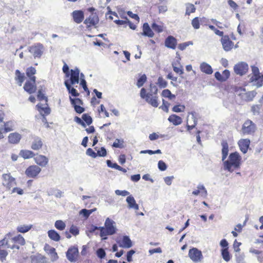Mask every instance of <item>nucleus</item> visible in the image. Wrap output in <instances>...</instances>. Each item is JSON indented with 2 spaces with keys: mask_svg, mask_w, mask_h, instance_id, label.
I'll list each match as a JSON object with an SVG mask.
<instances>
[{
  "mask_svg": "<svg viewBox=\"0 0 263 263\" xmlns=\"http://www.w3.org/2000/svg\"><path fill=\"white\" fill-rule=\"evenodd\" d=\"M114 221L107 218L105 222V227H100V235L103 239L107 238L106 236L116 233V228L114 226Z\"/></svg>",
  "mask_w": 263,
  "mask_h": 263,
  "instance_id": "nucleus-6",
  "label": "nucleus"
},
{
  "mask_svg": "<svg viewBox=\"0 0 263 263\" xmlns=\"http://www.w3.org/2000/svg\"><path fill=\"white\" fill-rule=\"evenodd\" d=\"M32 227V225H21L16 228L17 232L25 233L28 232Z\"/></svg>",
  "mask_w": 263,
  "mask_h": 263,
  "instance_id": "nucleus-39",
  "label": "nucleus"
},
{
  "mask_svg": "<svg viewBox=\"0 0 263 263\" xmlns=\"http://www.w3.org/2000/svg\"><path fill=\"white\" fill-rule=\"evenodd\" d=\"M209 20L205 17H195L191 21V24L194 29L200 28V25L202 26L208 25Z\"/></svg>",
  "mask_w": 263,
  "mask_h": 263,
  "instance_id": "nucleus-14",
  "label": "nucleus"
},
{
  "mask_svg": "<svg viewBox=\"0 0 263 263\" xmlns=\"http://www.w3.org/2000/svg\"><path fill=\"white\" fill-rule=\"evenodd\" d=\"M87 11L90 13L89 16L84 20V24L86 25L87 29H90L91 28H97V25L99 22V17L98 15L95 11L96 9L93 7H89L87 9Z\"/></svg>",
  "mask_w": 263,
  "mask_h": 263,
  "instance_id": "nucleus-5",
  "label": "nucleus"
},
{
  "mask_svg": "<svg viewBox=\"0 0 263 263\" xmlns=\"http://www.w3.org/2000/svg\"><path fill=\"white\" fill-rule=\"evenodd\" d=\"M78 254V249L74 247H70L66 252V256L68 259L70 261L75 260Z\"/></svg>",
  "mask_w": 263,
  "mask_h": 263,
  "instance_id": "nucleus-20",
  "label": "nucleus"
},
{
  "mask_svg": "<svg viewBox=\"0 0 263 263\" xmlns=\"http://www.w3.org/2000/svg\"><path fill=\"white\" fill-rule=\"evenodd\" d=\"M41 170L40 166L36 165H31L26 168L25 173L29 178H36Z\"/></svg>",
  "mask_w": 263,
  "mask_h": 263,
  "instance_id": "nucleus-12",
  "label": "nucleus"
},
{
  "mask_svg": "<svg viewBox=\"0 0 263 263\" xmlns=\"http://www.w3.org/2000/svg\"><path fill=\"white\" fill-rule=\"evenodd\" d=\"M172 66L174 71L179 75L183 74V68L180 63V58H178L175 61L172 63Z\"/></svg>",
  "mask_w": 263,
  "mask_h": 263,
  "instance_id": "nucleus-21",
  "label": "nucleus"
},
{
  "mask_svg": "<svg viewBox=\"0 0 263 263\" xmlns=\"http://www.w3.org/2000/svg\"><path fill=\"white\" fill-rule=\"evenodd\" d=\"M261 105H254L252 106L251 110L254 115L258 114L261 108Z\"/></svg>",
  "mask_w": 263,
  "mask_h": 263,
  "instance_id": "nucleus-61",
  "label": "nucleus"
},
{
  "mask_svg": "<svg viewBox=\"0 0 263 263\" xmlns=\"http://www.w3.org/2000/svg\"><path fill=\"white\" fill-rule=\"evenodd\" d=\"M69 232L73 235L77 236L79 234V230L77 226L72 225L70 228Z\"/></svg>",
  "mask_w": 263,
  "mask_h": 263,
  "instance_id": "nucleus-55",
  "label": "nucleus"
},
{
  "mask_svg": "<svg viewBox=\"0 0 263 263\" xmlns=\"http://www.w3.org/2000/svg\"><path fill=\"white\" fill-rule=\"evenodd\" d=\"M256 129V126L250 120H246L242 126V132L244 135H250L254 133Z\"/></svg>",
  "mask_w": 263,
  "mask_h": 263,
  "instance_id": "nucleus-13",
  "label": "nucleus"
},
{
  "mask_svg": "<svg viewBox=\"0 0 263 263\" xmlns=\"http://www.w3.org/2000/svg\"><path fill=\"white\" fill-rule=\"evenodd\" d=\"M22 139V135L18 133H11L8 137V142L13 144H18Z\"/></svg>",
  "mask_w": 263,
  "mask_h": 263,
  "instance_id": "nucleus-25",
  "label": "nucleus"
},
{
  "mask_svg": "<svg viewBox=\"0 0 263 263\" xmlns=\"http://www.w3.org/2000/svg\"><path fill=\"white\" fill-rule=\"evenodd\" d=\"M257 92L255 91H248L244 94L243 98L247 101H251L253 100Z\"/></svg>",
  "mask_w": 263,
  "mask_h": 263,
  "instance_id": "nucleus-40",
  "label": "nucleus"
},
{
  "mask_svg": "<svg viewBox=\"0 0 263 263\" xmlns=\"http://www.w3.org/2000/svg\"><path fill=\"white\" fill-rule=\"evenodd\" d=\"M185 107L184 105L178 104V105H175L173 107L172 110H173V111L175 112H180L184 111L185 110Z\"/></svg>",
  "mask_w": 263,
  "mask_h": 263,
  "instance_id": "nucleus-53",
  "label": "nucleus"
},
{
  "mask_svg": "<svg viewBox=\"0 0 263 263\" xmlns=\"http://www.w3.org/2000/svg\"><path fill=\"white\" fill-rule=\"evenodd\" d=\"M189 256L194 262H200L203 258L202 252L196 248H193L189 250Z\"/></svg>",
  "mask_w": 263,
  "mask_h": 263,
  "instance_id": "nucleus-11",
  "label": "nucleus"
},
{
  "mask_svg": "<svg viewBox=\"0 0 263 263\" xmlns=\"http://www.w3.org/2000/svg\"><path fill=\"white\" fill-rule=\"evenodd\" d=\"M207 26H208V27L212 30H213L214 33L219 36H223V32L222 31H220L218 29H217L213 25H209V23H208V25H206Z\"/></svg>",
  "mask_w": 263,
  "mask_h": 263,
  "instance_id": "nucleus-52",
  "label": "nucleus"
},
{
  "mask_svg": "<svg viewBox=\"0 0 263 263\" xmlns=\"http://www.w3.org/2000/svg\"><path fill=\"white\" fill-rule=\"evenodd\" d=\"M120 247L124 248H129L132 246V242L127 236H124L121 239L118 241Z\"/></svg>",
  "mask_w": 263,
  "mask_h": 263,
  "instance_id": "nucleus-27",
  "label": "nucleus"
},
{
  "mask_svg": "<svg viewBox=\"0 0 263 263\" xmlns=\"http://www.w3.org/2000/svg\"><path fill=\"white\" fill-rule=\"evenodd\" d=\"M221 255L226 261L228 262L230 260L231 256L229 252L228 248H224L221 250Z\"/></svg>",
  "mask_w": 263,
  "mask_h": 263,
  "instance_id": "nucleus-43",
  "label": "nucleus"
},
{
  "mask_svg": "<svg viewBox=\"0 0 263 263\" xmlns=\"http://www.w3.org/2000/svg\"><path fill=\"white\" fill-rule=\"evenodd\" d=\"M185 15H190L191 13H194L196 11V8L194 5L190 3L186 4Z\"/></svg>",
  "mask_w": 263,
  "mask_h": 263,
  "instance_id": "nucleus-44",
  "label": "nucleus"
},
{
  "mask_svg": "<svg viewBox=\"0 0 263 263\" xmlns=\"http://www.w3.org/2000/svg\"><path fill=\"white\" fill-rule=\"evenodd\" d=\"M36 73V69L32 66L27 68L26 70V75L28 79L25 83L23 88L29 94L34 93L36 91V77L35 76Z\"/></svg>",
  "mask_w": 263,
  "mask_h": 263,
  "instance_id": "nucleus-4",
  "label": "nucleus"
},
{
  "mask_svg": "<svg viewBox=\"0 0 263 263\" xmlns=\"http://www.w3.org/2000/svg\"><path fill=\"white\" fill-rule=\"evenodd\" d=\"M33 158L34 162L39 166L45 167L47 165L49 161L48 158L47 157L41 154H35Z\"/></svg>",
  "mask_w": 263,
  "mask_h": 263,
  "instance_id": "nucleus-18",
  "label": "nucleus"
},
{
  "mask_svg": "<svg viewBox=\"0 0 263 263\" xmlns=\"http://www.w3.org/2000/svg\"><path fill=\"white\" fill-rule=\"evenodd\" d=\"M82 118L88 125H90L92 122V119L91 117L87 114H83L82 115Z\"/></svg>",
  "mask_w": 263,
  "mask_h": 263,
  "instance_id": "nucleus-54",
  "label": "nucleus"
},
{
  "mask_svg": "<svg viewBox=\"0 0 263 263\" xmlns=\"http://www.w3.org/2000/svg\"><path fill=\"white\" fill-rule=\"evenodd\" d=\"M214 75L215 78L218 81L220 82H224L230 77V72L229 70L226 69L223 71L222 74H221L219 71H216Z\"/></svg>",
  "mask_w": 263,
  "mask_h": 263,
  "instance_id": "nucleus-23",
  "label": "nucleus"
},
{
  "mask_svg": "<svg viewBox=\"0 0 263 263\" xmlns=\"http://www.w3.org/2000/svg\"><path fill=\"white\" fill-rule=\"evenodd\" d=\"M69 77H70L69 82L70 84L74 85L79 83L80 79V70L78 68L71 69Z\"/></svg>",
  "mask_w": 263,
  "mask_h": 263,
  "instance_id": "nucleus-17",
  "label": "nucleus"
},
{
  "mask_svg": "<svg viewBox=\"0 0 263 263\" xmlns=\"http://www.w3.org/2000/svg\"><path fill=\"white\" fill-rule=\"evenodd\" d=\"M38 111L43 116H47L50 113V109L48 106L43 107V105L39 104L36 105Z\"/></svg>",
  "mask_w": 263,
  "mask_h": 263,
  "instance_id": "nucleus-36",
  "label": "nucleus"
},
{
  "mask_svg": "<svg viewBox=\"0 0 263 263\" xmlns=\"http://www.w3.org/2000/svg\"><path fill=\"white\" fill-rule=\"evenodd\" d=\"M97 156H99L100 157H104V156H106L107 152H106V149L104 147H102L100 148V149H99L97 151Z\"/></svg>",
  "mask_w": 263,
  "mask_h": 263,
  "instance_id": "nucleus-63",
  "label": "nucleus"
},
{
  "mask_svg": "<svg viewBox=\"0 0 263 263\" xmlns=\"http://www.w3.org/2000/svg\"><path fill=\"white\" fill-rule=\"evenodd\" d=\"M48 235L50 239L55 241H59L61 237L59 234L54 230H50L48 231Z\"/></svg>",
  "mask_w": 263,
  "mask_h": 263,
  "instance_id": "nucleus-38",
  "label": "nucleus"
},
{
  "mask_svg": "<svg viewBox=\"0 0 263 263\" xmlns=\"http://www.w3.org/2000/svg\"><path fill=\"white\" fill-rule=\"evenodd\" d=\"M28 50L33 54L34 58H40L44 52V48L42 44L36 43L30 46Z\"/></svg>",
  "mask_w": 263,
  "mask_h": 263,
  "instance_id": "nucleus-10",
  "label": "nucleus"
},
{
  "mask_svg": "<svg viewBox=\"0 0 263 263\" xmlns=\"http://www.w3.org/2000/svg\"><path fill=\"white\" fill-rule=\"evenodd\" d=\"M153 29L156 32L160 33L163 31L162 26L159 25L156 23H153L152 26Z\"/></svg>",
  "mask_w": 263,
  "mask_h": 263,
  "instance_id": "nucleus-59",
  "label": "nucleus"
},
{
  "mask_svg": "<svg viewBox=\"0 0 263 263\" xmlns=\"http://www.w3.org/2000/svg\"><path fill=\"white\" fill-rule=\"evenodd\" d=\"M147 80V77L145 74H142L138 79L137 82V86L140 88L142 87Z\"/></svg>",
  "mask_w": 263,
  "mask_h": 263,
  "instance_id": "nucleus-49",
  "label": "nucleus"
},
{
  "mask_svg": "<svg viewBox=\"0 0 263 263\" xmlns=\"http://www.w3.org/2000/svg\"><path fill=\"white\" fill-rule=\"evenodd\" d=\"M20 155L24 159H28L33 158L35 156V154L30 150L22 149L20 151Z\"/></svg>",
  "mask_w": 263,
  "mask_h": 263,
  "instance_id": "nucleus-30",
  "label": "nucleus"
},
{
  "mask_svg": "<svg viewBox=\"0 0 263 263\" xmlns=\"http://www.w3.org/2000/svg\"><path fill=\"white\" fill-rule=\"evenodd\" d=\"M30 147L33 151H40L44 146V141L42 138L36 135H32L30 138Z\"/></svg>",
  "mask_w": 263,
  "mask_h": 263,
  "instance_id": "nucleus-8",
  "label": "nucleus"
},
{
  "mask_svg": "<svg viewBox=\"0 0 263 263\" xmlns=\"http://www.w3.org/2000/svg\"><path fill=\"white\" fill-rule=\"evenodd\" d=\"M142 30L143 32L141 34L144 36H147L149 37H152L154 35L153 31L150 28L148 24L147 23L143 24L142 26Z\"/></svg>",
  "mask_w": 263,
  "mask_h": 263,
  "instance_id": "nucleus-28",
  "label": "nucleus"
},
{
  "mask_svg": "<svg viewBox=\"0 0 263 263\" xmlns=\"http://www.w3.org/2000/svg\"><path fill=\"white\" fill-rule=\"evenodd\" d=\"M221 37V44L224 50L227 51L231 50L234 46L233 42L230 40L228 35Z\"/></svg>",
  "mask_w": 263,
  "mask_h": 263,
  "instance_id": "nucleus-19",
  "label": "nucleus"
},
{
  "mask_svg": "<svg viewBox=\"0 0 263 263\" xmlns=\"http://www.w3.org/2000/svg\"><path fill=\"white\" fill-rule=\"evenodd\" d=\"M69 100L76 112L81 114L84 111V108L81 106L83 105L82 100L79 98H72L71 96L69 97Z\"/></svg>",
  "mask_w": 263,
  "mask_h": 263,
  "instance_id": "nucleus-15",
  "label": "nucleus"
},
{
  "mask_svg": "<svg viewBox=\"0 0 263 263\" xmlns=\"http://www.w3.org/2000/svg\"><path fill=\"white\" fill-rule=\"evenodd\" d=\"M80 78H81L80 85L83 88L84 90L85 91H87L88 92V93L89 94V91L88 90V88H87V83H86L85 80L84 79V76L83 73H81Z\"/></svg>",
  "mask_w": 263,
  "mask_h": 263,
  "instance_id": "nucleus-51",
  "label": "nucleus"
},
{
  "mask_svg": "<svg viewBox=\"0 0 263 263\" xmlns=\"http://www.w3.org/2000/svg\"><path fill=\"white\" fill-rule=\"evenodd\" d=\"M37 99L39 101L45 100L46 102H47V98L45 96L44 93V90L42 88H40L37 91Z\"/></svg>",
  "mask_w": 263,
  "mask_h": 263,
  "instance_id": "nucleus-50",
  "label": "nucleus"
},
{
  "mask_svg": "<svg viewBox=\"0 0 263 263\" xmlns=\"http://www.w3.org/2000/svg\"><path fill=\"white\" fill-rule=\"evenodd\" d=\"M92 210H87V209H82L81 210L80 213L83 214L84 216L86 218H88L89 216L92 213Z\"/></svg>",
  "mask_w": 263,
  "mask_h": 263,
  "instance_id": "nucleus-58",
  "label": "nucleus"
},
{
  "mask_svg": "<svg viewBox=\"0 0 263 263\" xmlns=\"http://www.w3.org/2000/svg\"><path fill=\"white\" fill-rule=\"evenodd\" d=\"M86 153L88 156H89L93 158H95L97 157V153L95 152L91 148H88L86 150Z\"/></svg>",
  "mask_w": 263,
  "mask_h": 263,
  "instance_id": "nucleus-62",
  "label": "nucleus"
},
{
  "mask_svg": "<svg viewBox=\"0 0 263 263\" xmlns=\"http://www.w3.org/2000/svg\"><path fill=\"white\" fill-rule=\"evenodd\" d=\"M15 80L18 83L20 86H22L25 80L24 73H22L19 70L17 69L15 71Z\"/></svg>",
  "mask_w": 263,
  "mask_h": 263,
  "instance_id": "nucleus-35",
  "label": "nucleus"
},
{
  "mask_svg": "<svg viewBox=\"0 0 263 263\" xmlns=\"http://www.w3.org/2000/svg\"><path fill=\"white\" fill-rule=\"evenodd\" d=\"M200 68L202 72L208 74H211L213 73L212 67L208 64L203 62L200 64Z\"/></svg>",
  "mask_w": 263,
  "mask_h": 263,
  "instance_id": "nucleus-34",
  "label": "nucleus"
},
{
  "mask_svg": "<svg viewBox=\"0 0 263 263\" xmlns=\"http://www.w3.org/2000/svg\"><path fill=\"white\" fill-rule=\"evenodd\" d=\"M64 84L68 92L70 93L72 96L75 97H78L79 96L80 93L74 88L71 87V84L69 83V80H65L64 82Z\"/></svg>",
  "mask_w": 263,
  "mask_h": 263,
  "instance_id": "nucleus-29",
  "label": "nucleus"
},
{
  "mask_svg": "<svg viewBox=\"0 0 263 263\" xmlns=\"http://www.w3.org/2000/svg\"><path fill=\"white\" fill-rule=\"evenodd\" d=\"M2 180L3 185L7 190H10L16 184L15 179L11 175L10 173L3 174Z\"/></svg>",
  "mask_w": 263,
  "mask_h": 263,
  "instance_id": "nucleus-9",
  "label": "nucleus"
},
{
  "mask_svg": "<svg viewBox=\"0 0 263 263\" xmlns=\"http://www.w3.org/2000/svg\"><path fill=\"white\" fill-rule=\"evenodd\" d=\"M156 84L160 88H164L167 85V82L161 76L158 78Z\"/></svg>",
  "mask_w": 263,
  "mask_h": 263,
  "instance_id": "nucleus-45",
  "label": "nucleus"
},
{
  "mask_svg": "<svg viewBox=\"0 0 263 263\" xmlns=\"http://www.w3.org/2000/svg\"><path fill=\"white\" fill-rule=\"evenodd\" d=\"M14 237L15 245L18 246H24L25 244V240L24 238L20 234H18Z\"/></svg>",
  "mask_w": 263,
  "mask_h": 263,
  "instance_id": "nucleus-41",
  "label": "nucleus"
},
{
  "mask_svg": "<svg viewBox=\"0 0 263 263\" xmlns=\"http://www.w3.org/2000/svg\"><path fill=\"white\" fill-rule=\"evenodd\" d=\"M4 132L8 133L13 129V125L12 121H8L4 123Z\"/></svg>",
  "mask_w": 263,
  "mask_h": 263,
  "instance_id": "nucleus-46",
  "label": "nucleus"
},
{
  "mask_svg": "<svg viewBox=\"0 0 263 263\" xmlns=\"http://www.w3.org/2000/svg\"><path fill=\"white\" fill-rule=\"evenodd\" d=\"M164 44L166 47L175 49L177 46V41L173 36L169 35L166 38Z\"/></svg>",
  "mask_w": 263,
  "mask_h": 263,
  "instance_id": "nucleus-22",
  "label": "nucleus"
},
{
  "mask_svg": "<svg viewBox=\"0 0 263 263\" xmlns=\"http://www.w3.org/2000/svg\"><path fill=\"white\" fill-rule=\"evenodd\" d=\"M221 144L223 169L231 173L239 169L241 164L242 159L239 154L237 152L231 153L228 159L226 160L229 153V145L226 140H223Z\"/></svg>",
  "mask_w": 263,
  "mask_h": 263,
  "instance_id": "nucleus-1",
  "label": "nucleus"
},
{
  "mask_svg": "<svg viewBox=\"0 0 263 263\" xmlns=\"http://www.w3.org/2000/svg\"><path fill=\"white\" fill-rule=\"evenodd\" d=\"M158 89L157 87L153 84L149 85V91L147 92L145 88H142L140 92V96L141 99L144 100L146 102L154 107L159 106Z\"/></svg>",
  "mask_w": 263,
  "mask_h": 263,
  "instance_id": "nucleus-2",
  "label": "nucleus"
},
{
  "mask_svg": "<svg viewBox=\"0 0 263 263\" xmlns=\"http://www.w3.org/2000/svg\"><path fill=\"white\" fill-rule=\"evenodd\" d=\"M72 16L75 23L80 24L84 20V12L82 10H74L72 13Z\"/></svg>",
  "mask_w": 263,
  "mask_h": 263,
  "instance_id": "nucleus-24",
  "label": "nucleus"
},
{
  "mask_svg": "<svg viewBox=\"0 0 263 263\" xmlns=\"http://www.w3.org/2000/svg\"><path fill=\"white\" fill-rule=\"evenodd\" d=\"M168 120L175 126L180 125L182 122L181 118L175 114L170 116Z\"/></svg>",
  "mask_w": 263,
  "mask_h": 263,
  "instance_id": "nucleus-32",
  "label": "nucleus"
},
{
  "mask_svg": "<svg viewBox=\"0 0 263 263\" xmlns=\"http://www.w3.org/2000/svg\"><path fill=\"white\" fill-rule=\"evenodd\" d=\"M248 65L245 62H240L234 66V70L238 75L245 74L248 71Z\"/></svg>",
  "mask_w": 263,
  "mask_h": 263,
  "instance_id": "nucleus-16",
  "label": "nucleus"
},
{
  "mask_svg": "<svg viewBox=\"0 0 263 263\" xmlns=\"http://www.w3.org/2000/svg\"><path fill=\"white\" fill-rule=\"evenodd\" d=\"M158 166L159 169L161 171H164L166 170V169L167 168L166 164L162 160H160L158 162Z\"/></svg>",
  "mask_w": 263,
  "mask_h": 263,
  "instance_id": "nucleus-60",
  "label": "nucleus"
},
{
  "mask_svg": "<svg viewBox=\"0 0 263 263\" xmlns=\"http://www.w3.org/2000/svg\"><path fill=\"white\" fill-rule=\"evenodd\" d=\"M44 250L46 252H48L49 254L51 255V257L53 260H55L59 258L58 254L56 252L55 249L54 248L51 247L49 245L46 244L45 245Z\"/></svg>",
  "mask_w": 263,
  "mask_h": 263,
  "instance_id": "nucleus-31",
  "label": "nucleus"
},
{
  "mask_svg": "<svg viewBox=\"0 0 263 263\" xmlns=\"http://www.w3.org/2000/svg\"><path fill=\"white\" fill-rule=\"evenodd\" d=\"M126 201L129 208H132L136 210H138L139 209V205L136 203V201L133 196H128L126 198Z\"/></svg>",
  "mask_w": 263,
  "mask_h": 263,
  "instance_id": "nucleus-37",
  "label": "nucleus"
},
{
  "mask_svg": "<svg viewBox=\"0 0 263 263\" xmlns=\"http://www.w3.org/2000/svg\"><path fill=\"white\" fill-rule=\"evenodd\" d=\"M192 194L195 196L200 195L202 196L207 195V191L203 185H199L197 186V189L193 191Z\"/></svg>",
  "mask_w": 263,
  "mask_h": 263,
  "instance_id": "nucleus-33",
  "label": "nucleus"
},
{
  "mask_svg": "<svg viewBox=\"0 0 263 263\" xmlns=\"http://www.w3.org/2000/svg\"><path fill=\"white\" fill-rule=\"evenodd\" d=\"M238 144L241 152L246 154L249 148L250 140L248 139H241L238 141Z\"/></svg>",
  "mask_w": 263,
  "mask_h": 263,
  "instance_id": "nucleus-26",
  "label": "nucleus"
},
{
  "mask_svg": "<svg viewBox=\"0 0 263 263\" xmlns=\"http://www.w3.org/2000/svg\"><path fill=\"white\" fill-rule=\"evenodd\" d=\"M161 96L163 97L168 98L169 100H173L175 98V95L172 93L171 91L167 89L162 90Z\"/></svg>",
  "mask_w": 263,
  "mask_h": 263,
  "instance_id": "nucleus-42",
  "label": "nucleus"
},
{
  "mask_svg": "<svg viewBox=\"0 0 263 263\" xmlns=\"http://www.w3.org/2000/svg\"><path fill=\"white\" fill-rule=\"evenodd\" d=\"M4 246L11 249L20 248L19 246L15 245L14 237L12 236V234L11 233H7L4 238L0 240V260L2 262L6 260L8 255L7 251L3 249Z\"/></svg>",
  "mask_w": 263,
  "mask_h": 263,
  "instance_id": "nucleus-3",
  "label": "nucleus"
},
{
  "mask_svg": "<svg viewBox=\"0 0 263 263\" xmlns=\"http://www.w3.org/2000/svg\"><path fill=\"white\" fill-rule=\"evenodd\" d=\"M170 104L167 102L163 100L162 105L160 107L163 110L167 112L168 111V108Z\"/></svg>",
  "mask_w": 263,
  "mask_h": 263,
  "instance_id": "nucleus-57",
  "label": "nucleus"
},
{
  "mask_svg": "<svg viewBox=\"0 0 263 263\" xmlns=\"http://www.w3.org/2000/svg\"><path fill=\"white\" fill-rule=\"evenodd\" d=\"M96 254L97 256L101 259L104 258L106 256L105 251L102 248L98 249Z\"/></svg>",
  "mask_w": 263,
  "mask_h": 263,
  "instance_id": "nucleus-56",
  "label": "nucleus"
},
{
  "mask_svg": "<svg viewBox=\"0 0 263 263\" xmlns=\"http://www.w3.org/2000/svg\"><path fill=\"white\" fill-rule=\"evenodd\" d=\"M55 227L59 230L63 231L65 229V223L61 220H57L54 223Z\"/></svg>",
  "mask_w": 263,
  "mask_h": 263,
  "instance_id": "nucleus-48",
  "label": "nucleus"
},
{
  "mask_svg": "<svg viewBox=\"0 0 263 263\" xmlns=\"http://www.w3.org/2000/svg\"><path fill=\"white\" fill-rule=\"evenodd\" d=\"M127 14L129 16H130L132 18L135 19L137 21V23H136L137 24L139 23V22L140 21V18L137 14L133 13L131 11H128Z\"/></svg>",
  "mask_w": 263,
  "mask_h": 263,
  "instance_id": "nucleus-64",
  "label": "nucleus"
},
{
  "mask_svg": "<svg viewBox=\"0 0 263 263\" xmlns=\"http://www.w3.org/2000/svg\"><path fill=\"white\" fill-rule=\"evenodd\" d=\"M252 76L250 79L251 82H255L256 85L260 87L263 85V74L260 76L258 68L255 66H251Z\"/></svg>",
  "mask_w": 263,
  "mask_h": 263,
  "instance_id": "nucleus-7",
  "label": "nucleus"
},
{
  "mask_svg": "<svg viewBox=\"0 0 263 263\" xmlns=\"http://www.w3.org/2000/svg\"><path fill=\"white\" fill-rule=\"evenodd\" d=\"M112 146L115 148H122L124 147V140L123 139H116L112 144Z\"/></svg>",
  "mask_w": 263,
  "mask_h": 263,
  "instance_id": "nucleus-47",
  "label": "nucleus"
}]
</instances>
